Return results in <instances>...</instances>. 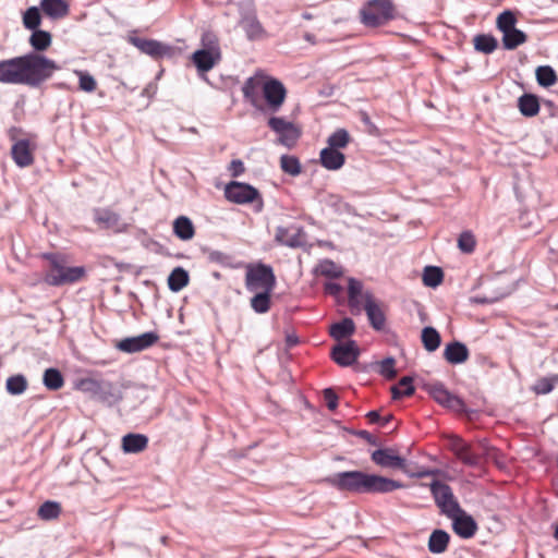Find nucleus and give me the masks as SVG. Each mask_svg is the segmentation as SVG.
<instances>
[{
  "mask_svg": "<svg viewBox=\"0 0 558 558\" xmlns=\"http://www.w3.org/2000/svg\"><path fill=\"white\" fill-rule=\"evenodd\" d=\"M324 482L341 493L353 495H385L405 487L400 481L360 470L337 472Z\"/></svg>",
  "mask_w": 558,
  "mask_h": 558,
  "instance_id": "obj_1",
  "label": "nucleus"
},
{
  "mask_svg": "<svg viewBox=\"0 0 558 558\" xmlns=\"http://www.w3.org/2000/svg\"><path fill=\"white\" fill-rule=\"evenodd\" d=\"M24 85L39 87L60 70V65L46 56L31 51L22 56Z\"/></svg>",
  "mask_w": 558,
  "mask_h": 558,
  "instance_id": "obj_2",
  "label": "nucleus"
},
{
  "mask_svg": "<svg viewBox=\"0 0 558 558\" xmlns=\"http://www.w3.org/2000/svg\"><path fill=\"white\" fill-rule=\"evenodd\" d=\"M44 258L50 263V267L44 277L48 286L61 287L72 284L81 281L86 275V269L83 266H66L65 258L61 254L46 253Z\"/></svg>",
  "mask_w": 558,
  "mask_h": 558,
  "instance_id": "obj_3",
  "label": "nucleus"
},
{
  "mask_svg": "<svg viewBox=\"0 0 558 558\" xmlns=\"http://www.w3.org/2000/svg\"><path fill=\"white\" fill-rule=\"evenodd\" d=\"M361 23L366 27H379L396 19L391 0H368L360 10Z\"/></svg>",
  "mask_w": 558,
  "mask_h": 558,
  "instance_id": "obj_4",
  "label": "nucleus"
},
{
  "mask_svg": "<svg viewBox=\"0 0 558 558\" xmlns=\"http://www.w3.org/2000/svg\"><path fill=\"white\" fill-rule=\"evenodd\" d=\"M277 279L274 269L265 263L250 264L245 272V288L248 292L274 291Z\"/></svg>",
  "mask_w": 558,
  "mask_h": 558,
  "instance_id": "obj_5",
  "label": "nucleus"
},
{
  "mask_svg": "<svg viewBox=\"0 0 558 558\" xmlns=\"http://www.w3.org/2000/svg\"><path fill=\"white\" fill-rule=\"evenodd\" d=\"M225 197L234 204H253L257 202V210H262L264 202L259 191L253 185L239 181H231L225 187Z\"/></svg>",
  "mask_w": 558,
  "mask_h": 558,
  "instance_id": "obj_6",
  "label": "nucleus"
},
{
  "mask_svg": "<svg viewBox=\"0 0 558 558\" xmlns=\"http://www.w3.org/2000/svg\"><path fill=\"white\" fill-rule=\"evenodd\" d=\"M430 494L440 513L452 517L461 508L452 488L445 482L435 480L429 484Z\"/></svg>",
  "mask_w": 558,
  "mask_h": 558,
  "instance_id": "obj_7",
  "label": "nucleus"
},
{
  "mask_svg": "<svg viewBox=\"0 0 558 558\" xmlns=\"http://www.w3.org/2000/svg\"><path fill=\"white\" fill-rule=\"evenodd\" d=\"M263 98L265 99V112L277 113L286 101L288 90L283 83L276 78L268 76L262 85Z\"/></svg>",
  "mask_w": 558,
  "mask_h": 558,
  "instance_id": "obj_8",
  "label": "nucleus"
},
{
  "mask_svg": "<svg viewBox=\"0 0 558 558\" xmlns=\"http://www.w3.org/2000/svg\"><path fill=\"white\" fill-rule=\"evenodd\" d=\"M128 41L136 47L142 53L151 57L155 60L162 58H172L175 48L156 39L138 37L135 33L128 36Z\"/></svg>",
  "mask_w": 558,
  "mask_h": 558,
  "instance_id": "obj_9",
  "label": "nucleus"
},
{
  "mask_svg": "<svg viewBox=\"0 0 558 558\" xmlns=\"http://www.w3.org/2000/svg\"><path fill=\"white\" fill-rule=\"evenodd\" d=\"M268 128L278 134V143L291 148L301 136L299 128L282 117L272 116L267 121Z\"/></svg>",
  "mask_w": 558,
  "mask_h": 558,
  "instance_id": "obj_10",
  "label": "nucleus"
},
{
  "mask_svg": "<svg viewBox=\"0 0 558 558\" xmlns=\"http://www.w3.org/2000/svg\"><path fill=\"white\" fill-rule=\"evenodd\" d=\"M371 460L383 469L401 470L409 473L407 459L401 457L396 448L376 449L371 453Z\"/></svg>",
  "mask_w": 558,
  "mask_h": 558,
  "instance_id": "obj_11",
  "label": "nucleus"
},
{
  "mask_svg": "<svg viewBox=\"0 0 558 558\" xmlns=\"http://www.w3.org/2000/svg\"><path fill=\"white\" fill-rule=\"evenodd\" d=\"M360 348L355 340L349 339L345 342H338L330 352L331 360L341 367L353 365L360 356Z\"/></svg>",
  "mask_w": 558,
  "mask_h": 558,
  "instance_id": "obj_12",
  "label": "nucleus"
},
{
  "mask_svg": "<svg viewBox=\"0 0 558 558\" xmlns=\"http://www.w3.org/2000/svg\"><path fill=\"white\" fill-rule=\"evenodd\" d=\"M159 340L155 331H147L135 337H128L120 340L117 349L125 353H136L153 347Z\"/></svg>",
  "mask_w": 558,
  "mask_h": 558,
  "instance_id": "obj_13",
  "label": "nucleus"
},
{
  "mask_svg": "<svg viewBox=\"0 0 558 558\" xmlns=\"http://www.w3.org/2000/svg\"><path fill=\"white\" fill-rule=\"evenodd\" d=\"M0 83L24 85L22 56L0 61Z\"/></svg>",
  "mask_w": 558,
  "mask_h": 558,
  "instance_id": "obj_14",
  "label": "nucleus"
},
{
  "mask_svg": "<svg viewBox=\"0 0 558 558\" xmlns=\"http://www.w3.org/2000/svg\"><path fill=\"white\" fill-rule=\"evenodd\" d=\"M93 217L101 229H111L117 233L124 232L128 229V223L122 221L121 216L109 208H95Z\"/></svg>",
  "mask_w": 558,
  "mask_h": 558,
  "instance_id": "obj_15",
  "label": "nucleus"
},
{
  "mask_svg": "<svg viewBox=\"0 0 558 558\" xmlns=\"http://www.w3.org/2000/svg\"><path fill=\"white\" fill-rule=\"evenodd\" d=\"M448 518L452 521L453 532L461 538L468 539L473 537L478 529L474 518L462 508H460L458 512H453L452 517Z\"/></svg>",
  "mask_w": 558,
  "mask_h": 558,
  "instance_id": "obj_16",
  "label": "nucleus"
},
{
  "mask_svg": "<svg viewBox=\"0 0 558 558\" xmlns=\"http://www.w3.org/2000/svg\"><path fill=\"white\" fill-rule=\"evenodd\" d=\"M275 240L288 247H302L305 244V232L302 227H278L276 229Z\"/></svg>",
  "mask_w": 558,
  "mask_h": 558,
  "instance_id": "obj_17",
  "label": "nucleus"
},
{
  "mask_svg": "<svg viewBox=\"0 0 558 558\" xmlns=\"http://www.w3.org/2000/svg\"><path fill=\"white\" fill-rule=\"evenodd\" d=\"M364 299V310L366 312L369 325L377 331L384 330L386 324L385 313L380 308L379 304L374 300L371 292H365Z\"/></svg>",
  "mask_w": 558,
  "mask_h": 558,
  "instance_id": "obj_18",
  "label": "nucleus"
},
{
  "mask_svg": "<svg viewBox=\"0 0 558 558\" xmlns=\"http://www.w3.org/2000/svg\"><path fill=\"white\" fill-rule=\"evenodd\" d=\"M469 356L470 351L466 344L458 340L447 343L444 349V359L452 365L463 364Z\"/></svg>",
  "mask_w": 558,
  "mask_h": 558,
  "instance_id": "obj_19",
  "label": "nucleus"
},
{
  "mask_svg": "<svg viewBox=\"0 0 558 558\" xmlns=\"http://www.w3.org/2000/svg\"><path fill=\"white\" fill-rule=\"evenodd\" d=\"M121 389L109 380H100L95 399L111 407L122 400Z\"/></svg>",
  "mask_w": 558,
  "mask_h": 558,
  "instance_id": "obj_20",
  "label": "nucleus"
},
{
  "mask_svg": "<svg viewBox=\"0 0 558 558\" xmlns=\"http://www.w3.org/2000/svg\"><path fill=\"white\" fill-rule=\"evenodd\" d=\"M11 156L15 165L25 168L34 162V156L29 148L28 140H20L15 142L11 148Z\"/></svg>",
  "mask_w": 558,
  "mask_h": 558,
  "instance_id": "obj_21",
  "label": "nucleus"
},
{
  "mask_svg": "<svg viewBox=\"0 0 558 558\" xmlns=\"http://www.w3.org/2000/svg\"><path fill=\"white\" fill-rule=\"evenodd\" d=\"M320 165L327 170H339L345 162V156L340 150L325 147L319 154Z\"/></svg>",
  "mask_w": 558,
  "mask_h": 558,
  "instance_id": "obj_22",
  "label": "nucleus"
},
{
  "mask_svg": "<svg viewBox=\"0 0 558 558\" xmlns=\"http://www.w3.org/2000/svg\"><path fill=\"white\" fill-rule=\"evenodd\" d=\"M191 59L199 73H206L221 60V56L216 57L213 52L198 49L193 52Z\"/></svg>",
  "mask_w": 558,
  "mask_h": 558,
  "instance_id": "obj_23",
  "label": "nucleus"
},
{
  "mask_svg": "<svg viewBox=\"0 0 558 558\" xmlns=\"http://www.w3.org/2000/svg\"><path fill=\"white\" fill-rule=\"evenodd\" d=\"M148 446V437L143 434L129 433L122 437V450L125 453H138Z\"/></svg>",
  "mask_w": 558,
  "mask_h": 558,
  "instance_id": "obj_24",
  "label": "nucleus"
},
{
  "mask_svg": "<svg viewBox=\"0 0 558 558\" xmlns=\"http://www.w3.org/2000/svg\"><path fill=\"white\" fill-rule=\"evenodd\" d=\"M539 98L535 94L524 93L518 98V109L523 117L533 118L538 114Z\"/></svg>",
  "mask_w": 558,
  "mask_h": 558,
  "instance_id": "obj_25",
  "label": "nucleus"
},
{
  "mask_svg": "<svg viewBox=\"0 0 558 558\" xmlns=\"http://www.w3.org/2000/svg\"><path fill=\"white\" fill-rule=\"evenodd\" d=\"M240 26L245 32L247 39L257 40L263 37L265 29L255 14H247L240 21Z\"/></svg>",
  "mask_w": 558,
  "mask_h": 558,
  "instance_id": "obj_26",
  "label": "nucleus"
},
{
  "mask_svg": "<svg viewBox=\"0 0 558 558\" xmlns=\"http://www.w3.org/2000/svg\"><path fill=\"white\" fill-rule=\"evenodd\" d=\"M354 320L350 317H344L336 322L329 327V335L337 341L351 337L355 332Z\"/></svg>",
  "mask_w": 558,
  "mask_h": 558,
  "instance_id": "obj_27",
  "label": "nucleus"
},
{
  "mask_svg": "<svg viewBox=\"0 0 558 558\" xmlns=\"http://www.w3.org/2000/svg\"><path fill=\"white\" fill-rule=\"evenodd\" d=\"M40 8L51 19H61L69 14L70 7L65 0H41Z\"/></svg>",
  "mask_w": 558,
  "mask_h": 558,
  "instance_id": "obj_28",
  "label": "nucleus"
},
{
  "mask_svg": "<svg viewBox=\"0 0 558 558\" xmlns=\"http://www.w3.org/2000/svg\"><path fill=\"white\" fill-rule=\"evenodd\" d=\"M449 542V533L445 530L437 529L429 535L427 547L432 554L439 555L447 550Z\"/></svg>",
  "mask_w": 558,
  "mask_h": 558,
  "instance_id": "obj_29",
  "label": "nucleus"
},
{
  "mask_svg": "<svg viewBox=\"0 0 558 558\" xmlns=\"http://www.w3.org/2000/svg\"><path fill=\"white\" fill-rule=\"evenodd\" d=\"M173 233L182 241L193 239L195 228L192 220L186 216H180L173 221Z\"/></svg>",
  "mask_w": 558,
  "mask_h": 558,
  "instance_id": "obj_30",
  "label": "nucleus"
},
{
  "mask_svg": "<svg viewBox=\"0 0 558 558\" xmlns=\"http://www.w3.org/2000/svg\"><path fill=\"white\" fill-rule=\"evenodd\" d=\"M168 288L172 292H179L190 282L189 271L183 267H175L168 276Z\"/></svg>",
  "mask_w": 558,
  "mask_h": 558,
  "instance_id": "obj_31",
  "label": "nucleus"
},
{
  "mask_svg": "<svg viewBox=\"0 0 558 558\" xmlns=\"http://www.w3.org/2000/svg\"><path fill=\"white\" fill-rule=\"evenodd\" d=\"M392 400H400L403 397H411L415 392V387L413 385V377L403 376L399 379L397 385L391 386L390 388Z\"/></svg>",
  "mask_w": 558,
  "mask_h": 558,
  "instance_id": "obj_32",
  "label": "nucleus"
},
{
  "mask_svg": "<svg viewBox=\"0 0 558 558\" xmlns=\"http://www.w3.org/2000/svg\"><path fill=\"white\" fill-rule=\"evenodd\" d=\"M52 43V36L49 32L44 29H34L29 36V45L35 52L40 53L47 50Z\"/></svg>",
  "mask_w": 558,
  "mask_h": 558,
  "instance_id": "obj_33",
  "label": "nucleus"
},
{
  "mask_svg": "<svg viewBox=\"0 0 558 558\" xmlns=\"http://www.w3.org/2000/svg\"><path fill=\"white\" fill-rule=\"evenodd\" d=\"M254 295L250 300V305L256 314H265L271 307L272 291L253 292Z\"/></svg>",
  "mask_w": 558,
  "mask_h": 558,
  "instance_id": "obj_34",
  "label": "nucleus"
},
{
  "mask_svg": "<svg viewBox=\"0 0 558 558\" xmlns=\"http://www.w3.org/2000/svg\"><path fill=\"white\" fill-rule=\"evenodd\" d=\"M527 40V35L514 27L508 32L502 33V46L507 50H514L520 45H523Z\"/></svg>",
  "mask_w": 558,
  "mask_h": 558,
  "instance_id": "obj_35",
  "label": "nucleus"
},
{
  "mask_svg": "<svg viewBox=\"0 0 558 558\" xmlns=\"http://www.w3.org/2000/svg\"><path fill=\"white\" fill-rule=\"evenodd\" d=\"M43 384L48 390L57 391L63 387L64 377L60 369L49 367L44 372Z\"/></svg>",
  "mask_w": 558,
  "mask_h": 558,
  "instance_id": "obj_36",
  "label": "nucleus"
},
{
  "mask_svg": "<svg viewBox=\"0 0 558 558\" xmlns=\"http://www.w3.org/2000/svg\"><path fill=\"white\" fill-rule=\"evenodd\" d=\"M421 340L424 349L428 352H435L441 343L440 333L432 326L422 329Z\"/></svg>",
  "mask_w": 558,
  "mask_h": 558,
  "instance_id": "obj_37",
  "label": "nucleus"
},
{
  "mask_svg": "<svg viewBox=\"0 0 558 558\" xmlns=\"http://www.w3.org/2000/svg\"><path fill=\"white\" fill-rule=\"evenodd\" d=\"M474 49L478 52L489 54L498 47V40L490 34H478L473 38Z\"/></svg>",
  "mask_w": 558,
  "mask_h": 558,
  "instance_id": "obj_38",
  "label": "nucleus"
},
{
  "mask_svg": "<svg viewBox=\"0 0 558 558\" xmlns=\"http://www.w3.org/2000/svg\"><path fill=\"white\" fill-rule=\"evenodd\" d=\"M425 389L428 392V395L442 407H446L449 399L453 395L440 381L428 384L425 386Z\"/></svg>",
  "mask_w": 558,
  "mask_h": 558,
  "instance_id": "obj_39",
  "label": "nucleus"
},
{
  "mask_svg": "<svg viewBox=\"0 0 558 558\" xmlns=\"http://www.w3.org/2000/svg\"><path fill=\"white\" fill-rule=\"evenodd\" d=\"M203 253L206 254L209 263H214L227 268H234V257L230 254L223 253L217 250H210L208 247H204Z\"/></svg>",
  "mask_w": 558,
  "mask_h": 558,
  "instance_id": "obj_40",
  "label": "nucleus"
},
{
  "mask_svg": "<svg viewBox=\"0 0 558 558\" xmlns=\"http://www.w3.org/2000/svg\"><path fill=\"white\" fill-rule=\"evenodd\" d=\"M536 82L542 87H550L558 81L556 71L550 65H539L535 71Z\"/></svg>",
  "mask_w": 558,
  "mask_h": 558,
  "instance_id": "obj_41",
  "label": "nucleus"
},
{
  "mask_svg": "<svg viewBox=\"0 0 558 558\" xmlns=\"http://www.w3.org/2000/svg\"><path fill=\"white\" fill-rule=\"evenodd\" d=\"M28 381L23 374L10 376L5 381V390L11 396H20L26 391Z\"/></svg>",
  "mask_w": 558,
  "mask_h": 558,
  "instance_id": "obj_42",
  "label": "nucleus"
},
{
  "mask_svg": "<svg viewBox=\"0 0 558 558\" xmlns=\"http://www.w3.org/2000/svg\"><path fill=\"white\" fill-rule=\"evenodd\" d=\"M325 204L329 208L333 210V213L338 215L348 214L351 215L354 213V208L349 203L344 202L343 198L336 194H329L325 198Z\"/></svg>",
  "mask_w": 558,
  "mask_h": 558,
  "instance_id": "obj_43",
  "label": "nucleus"
},
{
  "mask_svg": "<svg viewBox=\"0 0 558 558\" xmlns=\"http://www.w3.org/2000/svg\"><path fill=\"white\" fill-rule=\"evenodd\" d=\"M258 82L254 77H248L243 86H242V93L244 99L250 102L253 107L257 109H262L259 101H258Z\"/></svg>",
  "mask_w": 558,
  "mask_h": 558,
  "instance_id": "obj_44",
  "label": "nucleus"
},
{
  "mask_svg": "<svg viewBox=\"0 0 558 558\" xmlns=\"http://www.w3.org/2000/svg\"><path fill=\"white\" fill-rule=\"evenodd\" d=\"M444 280V271L438 266H426L423 271V283L429 288L438 287Z\"/></svg>",
  "mask_w": 558,
  "mask_h": 558,
  "instance_id": "obj_45",
  "label": "nucleus"
},
{
  "mask_svg": "<svg viewBox=\"0 0 558 558\" xmlns=\"http://www.w3.org/2000/svg\"><path fill=\"white\" fill-rule=\"evenodd\" d=\"M315 272L330 279H337L343 274L342 268L331 259L322 260L315 268Z\"/></svg>",
  "mask_w": 558,
  "mask_h": 558,
  "instance_id": "obj_46",
  "label": "nucleus"
},
{
  "mask_svg": "<svg viewBox=\"0 0 558 558\" xmlns=\"http://www.w3.org/2000/svg\"><path fill=\"white\" fill-rule=\"evenodd\" d=\"M351 136L345 129H337L333 133L329 135L327 138L328 147L333 149L345 148L350 143Z\"/></svg>",
  "mask_w": 558,
  "mask_h": 558,
  "instance_id": "obj_47",
  "label": "nucleus"
},
{
  "mask_svg": "<svg viewBox=\"0 0 558 558\" xmlns=\"http://www.w3.org/2000/svg\"><path fill=\"white\" fill-rule=\"evenodd\" d=\"M60 513L61 505L58 501L47 500L38 509V517L46 521L57 519Z\"/></svg>",
  "mask_w": 558,
  "mask_h": 558,
  "instance_id": "obj_48",
  "label": "nucleus"
},
{
  "mask_svg": "<svg viewBox=\"0 0 558 558\" xmlns=\"http://www.w3.org/2000/svg\"><path fill=\"white\" fill-rule=\"evenodd\" d=\"M41 24V15L39 8L37 7H29L24 13H23V25L26 29L34 31L39 29V26Z\"/></svg>",
  "mask_w": 558,
  "mask_h": 558,
  "instance_id": "obj_49",
  "label": "nucleus"
},
{
  "mask_svg": "<svg viewBox=\"0 0 558 558\" xmlns=\"http://www.w3.org/2000/svg\"><path fill=\"white\" fill-rule=\"evenodd\" d=\"M280 167L284 173L296 177L302 172L300 160L292 155H282L280 157Z\"/></svg>",
  "mask_w": 558,
  "mask_h": 558,
  "instance_id": "obj_50",
  "label": "nucleus"
},
{
  "mask_svg": "<svg viewBox=\"0 0 558 558\" xmlns=\"http://www.w3.org/2000/svg\"><path fill=\"white\" fill-rule=\"evenodd\" d=\"M73 73L78 77V87L81 90L86 93L95 92L97 82L92 74L83 70H74Z\"/></svg>",
  "mask_w": 558,
  "mask_h": 558,
  "instance_id": "obj_51",
  "label": "nucleus"
},
{
  "mask_svg": "<svg viewBox=\"0 0 558 558\" xmlns=\"http://www.w3.org/2000/svg\"><path fill=\"white\" fill-rule=\"evenodd\" d=\"M202 46L203 50H207L216 54V57L221 56L219 39L214 32L207 31L202 34Z\"/></svg>",
  "mask_w": 558,
  "mask_h": 558,
  "instance_id": "obj_52",
  "label": "nucleus"
},
{
  "mask_svg": "<svg viewBox=\"0 0 558 558\" xmlns=\"http://www.w3.org/2000/svg\"><path fill=\"white\" fill-rule=\"evenodd\" d=\"M517 24V16L515 14L510 10H505L501 12L496 20V26L501 32H508L515 27Z\"/></svg>",
  "mask_w": 558,
  "mask_h": 558,
  "instance_id": "obj_53",
  "label": "nucleus"
},
{
  "mask_svg": "<svg viewBox=\"0 0 558 558\" xmlns=\"http://www.w3.org/2000/svg\"><path fill=\"white\" fill-rule=\"evenodd\" d=\"M454 456L468 466H476L480 462L478 457L472 452L471 446L465 441Z\"/></svg>",
  "mask_w": 558,
  "mask_h": 558,
  "instance_id": "obj_54",
  "label": "nucleus"
},
{
  "mask_svg": "<svg viewBox=\"0 0 558 558\" xmlns=\"http://www.w3.org/2000/svg\"><path fill=\"white\" fill-rule=\"evenodd\" d=\"M476 245L475 238L471 231H463L458 239V247L461 252L471 254Z\"/></svg>",
  "mask_w": 558,
  "mask_h": 558,
  "instance_id": "obj_55",
  "label": "nucleus"
},
{
  "mask_svg": "<svg viewBox=\"0 0 558 558\" xmlns=\"http://www.w3.org/2000/svg\"><path fill=\"white\" fill-rule=\"evenodd\" d=\"M557 381L558 376L542 377L536 380L533 390L537 395H547L554 389Z\"/></svg>",
  "mask_w": 558,
  "mask_h": 558,
  "instance_id": "obj_56",
  "label": "nucleus"
},
{
  "mask_svg": "<svg viewBox=\"0 0 558 558\" xmlns=\"http://www.w3.org/2000/svg\"><path fill=\"white\" fill-rule=\"evenodd\" d=\"M396 360L393 356H387L379 363L378 373L388 380H392L397 376L395 368Z\"/></svg>",
  "mask_w": 558,
  "mask_h": 558,
  "instance_id": "obj_57",
  "label": "nucleus"
},
{
  "mask_svg": "<svg viewBox=\"0 0 558 558\" xmlns=\"http://www.w3.org/2000/svg\"><path fill=\"white\" fill-rule=\"evenodd\" d=\"M99 384H100V380H97L95 378H90V377L82 378L76 384V388L80 391H82L84 393H88L90 397L95 398L98 387H99Z\"/></svg>",
  "mask_w": 558,
  "mask_h": 558,
  "instance_id": "obj_58",
  "label": "nucleus"
},
{
  "mask_svg": "<svg viewBox=\"0 0 558 558\" xmlns=\"http://www.w3.org/2000/svg\"><path fill=\"white\" fill-rule=\"evenodd\" d=\"M363 284L360 280L355 278H349L348 280V301L354 299V296H360L362 293Z\"/></svg>",
  "mask_w": 558,
  "mask_h": 558,
  "instance_id": "obj_59",
  "label": "nucleus"
},
{
  "mask_svg": "<svg viewBox=\"0 0 558 558\" xmlns=\"http://www.w3.org/2000/svg\"><path fill=\"white\" fill-rule=\"evenodd\" d=\"M326 405L330 411H335L338 407L339 397L333 388H326L323 391Z\"/></svg>",
  "mask_w": 558,
  "mask_h": 558,
  "instance_id": "obj_60",
  "label": "nucleus"
},
{
  "mask_svg": "<svg viewBox=\"0 0 558 558\" xmlns=\"http://www.w3.org/2000/svg\"><path fill=\"white\" fill-rule=\"evenodd\" d=\"M445 408H447L451 411H454L457 413H466V411H468L464 401L456 395L451 396V398L449 399V401Z\"/></svg>",
  "mask_w": 558,
  "mask_h": 558,
  "instance_id": "obj_61",
  "label": "nucleus"
},
{
  "mask_svg": "<svg viewBox=\"0 0 558 558\" xmlns=\"http://www.w3.org/2000/svg\"><path fill=\"white\" fill-rule=\"evenodd\" d=\"M352 434L355 435L356 437H360V438L366 440L372 446H380L381 445L380 440L377 437H375L373 434H371L369 432H367L365 429L354 430Z\"/></svg>",
  "mask_w": 558,
  "mask_h": 558,
  "instance_id": "obj_62",
  "label": "nucleus"
},
{
  "mask_svg": "<svg viewBox=\"0 0 558 558\" xmlns=\"http://www.w3.org/2000/svg\"><path fill=\"white\" fill-rule=\"evenodd\" d=\"M244 170H245V168H244V163L242 160L233 159L230 162L229 171L231 172L232 177L236 178V177L241 175L244 172Z\"/></svg>",
  "mask_w": 558,
  "mask_h": 558,
  "instance_id": "obj_63",
  "label": "nucleus"
},
{
  "mask_svg": "<svg viewBox=\"0 0 558 558\" xmlns=\"http://www.w3.org/2000/svg\"><path fill=\"white\" fill-rule=\"evenodd\" d=\"M463 444L464 440L457 435H451L448 438V448L453 452V454L458 452L459 448H461Z\"/></svg>",
  "mask_w": 558,
  "mask_h": 558,
  "instance_id": "obj_64",
  "label": "nucleus"
}]
</instances>
